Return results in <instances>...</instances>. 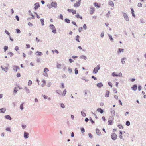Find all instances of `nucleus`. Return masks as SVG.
<instances>
[{
	"label": "nucleus",
	"mask_w": 146,
	"mask_h": 146,
	"mask_svg": "<svg viewBox=\"0 0 146 146\" xmlns=\"http://www.w3.org/2000/svg\"><path fill=\"white\" fill-rule=\"evenodd\" d=\"M75 0H71V2H73ZM82 0H78L77 1L74 5V7H79L81 4V1Z\"/></svg>",
	"instance_id": "obj_1"
},
{
	"label": "nucleus",
	"mask_w": 146,
	"mask_h": 146,
	"mask_svg": "<svg viewBox=\"0 0 146 146\" xmlns=\"http://www.w3.org/2000/svg\"><path fill=\"white\" fill-rule=\"evenodd\" d=\"M50 28L52 30V32L54 33H56V30L54 26L53 25H50Z\"/></svg>",
	"instance_id": "obj_2"
},
{
	"label": "nucleus",
	"mask_w": 146,
	"mask_h": 146,
	"mask_svg": "<svg viewBox=\"0 0 146 146\" xmlns=\"http://www.w3.org/2000/svg\"><path fill=\"white\" fill-rule=\"evenodd\" d=\"M95 11V9L94 7H90V10L89 11L91 15L92 14L94 13Z\"/></svg>",
	"instance_id": "obj_3"
},
{
	"label": "nucleus",
	"mask_w": 146,
	"mask_h": 146,
	"mask_svg": "<svg viewBox=\"0 0 146 146\" xmlns=\"http://www.w3.org/2000/svg\"><path fill=\"white\" fill-rule=\"evenodd\" d=\"M100 68V66L98 65L97 67L95 68L93 71V73H96L97 72L98 70Z\"/></svg>",
	"instance_id": "obj_4"
},
{
	"label": "nucleus",
	"mask_w": 146,
	"mask_h": 146,
	"mask_svg": "<svg viewBox=\"0 0 146 146\" xmlns=\"http://www.w3.org/2000/svg\"><path fill=\"white\" fill-rule=\"evenodd\" d=\"M111 137L113 140H115L117 139V136L116 134L114 133L112 134Z\"/></svg>",
	"instance_id": "obj_5"
},
{
	"label": "nucleus",
	"mask_w": 146,
	"mask_h": 146,
	"mask_svg": "<svg viewBox=\"0 0 146 146\" xmlns=\"http://www.w3.org/2000/svg\"><path fill=\"white\" fill-rule=\"evenodd\" d=\"M49 71L48 69L47 68H45L44 69V73L43 74L45 76H47V72Z\"/></svg>",
	"instance_id": "obj_6"
},
{
	"label": "nucleus",
	"mask_w": 146,
	"mask_h": 146,
	"mask_svg": "<svg viewBox=\"0 0 146 146\" xmlns=\"http://www.w3.org/2000/svg\"><path fill=\"white\" fill-rule=\"evenodd\" d=\"M94 5L97 8H99L100 7V4H98L97 2H95L94 3Z\"/></svg>",
	"instance_id": "obj_7"
},
{
	"label": "nucleus",
	"mask_w": 146,
	"mask_h": 146,
	"mask_svg": "<svg viewBox=\"0 0 146 146\" xmlns=\"http://www.w3.org/2000/svg\"><path fill=\"white\" fill-rule=\"evenodd\" d=\"M51 5L52 7L56 8L57 7V5L56 2H53L51 3Z\"/></svg>",
	"instance_id": "obj_8"
},
{
	"label": "nucleus",
	"mask_w": 146,
	"mask_h": 146,
	"mask_svg": "<svg viewBox=\"0 0 146 146\" xmlns=\"http://www.w3.org/2000/svg\"><path fill=\"white\" fill-rule=\"evenodd\" d=\"M19 67L17 66H13V70L17 72L18 70L19 69Z\"/></svg>",
	"instance_id": "obj_9"
},
{
	"label": "nucleus",
	"mask_w": 146,
	"mask_h": 146,
	"mask_svg": "<svg viewBox=\"0 0 146 146\" xmlns=\"http://www.w3.org/2000/svg\"><path fill=\"white\" fill-rule=\"evenodd\" d=\"M35 6L34 8H35V9L36 10V9H37L40 7L39 5V3H36L35 4Z\"/></svg>",
	"instance_id": "obj_10"
},
{
	"label": "nucleus",
	"mask_w": 146,
	"mask_h": 146,
	"mask_svg": "<svg viewBox=\"0 0 146 146\" xmlns=\"http://www.w3.org/2000/svg\"><path fill=\"white\" fill-rule=\"evenodd\" d=\"M1 68H2V70H4L6 72H7L8 70V68L7 67H5L4 68L2 66H1Z\"/></svg>",
	"instance_id": "obj_11"
},
{
	"label": "nucleus",
	"mask_w": 146,
	"mask_h": 146,
	"mask_svg": "<svg viewBox=\"0 0 146 146\" xmlns=\"http://www.w3.org/2000/svg\"><path fill=\"white\" fill-rule=\"evenodd\" d=\"M96 133L99 135H101V133L100 131L98 129H96Z\"/></svg>",
	"instance_id": "obj_12"
},
{
	"label": "nucleus",
	"mask_w": 146,
	"mask_h": 146,
	"mask_svg": "<svg viewBox=\"0 0 146 146\" xmlns=\"http://www.w3.org/2000/svg\"><path fill=\"white\" fill-rule=\"evenodd\" d=\"M137 86L136 84H135L134 85L133 87H132V89L133 90H134L135 91L137 90Z\"/></svg>",
	"instance_id": "obj_13"
},
{
	"label": "nucleus",
	"mask_w": 146,
	"mask_h": 146,
	"mask_svg": "<svg viewBox=\"0 0 146 146\" xmlns=\"http://www.w3.org/2000/svg\"><path fill=\"white\" fill-rule=\"evenodd\" d=\"M110 92L108 91H107L106 92L105 96L106 97H109V96Z\"/></svg>",
	"instance_id": "obj_14"
},
{
	"label": "nucleus",
	"mask_w": 146,
	"mask_h": 146,
	"mask_svg": "<svg viewBox=\"0 0 146 146\" xmlns=\"http://www.w3.org/2000/svg\"><path fill=\"white\" fill-rule=\"evenodd\" d=\"M5 118L7 119H9L10 120H11V117L9 115H6L5 116Z\"/></svg>",
	"instance_id": "obj_15"
},
{
	"label": "nucleus",
	"mask_w": 146,
	"mask_h": 146,
	"mask_svg": "<svg viewBox=\"0 0 146 146\" xmlns=\"http://www.w3.org/2000/svg\"><path fill=\"white\" fill-rule=\"evenodd\" d=\"M124 17L126 21H128V17L125 13L124 15Z\"/></svg>",
	"instance_id": "obj_16"
},
{
	"label": "nucleus",
	"mask_w": 146,
	"mask_h": 146,
	"mask_svg": "<svg viewBox=\"0 0 146 146\" xmlns=\"http://www.w3.org/2000/svg\"><path fill=\"white\" fill-rule=\"evenodd\" d=\"M28 135H29V134L28 133L25 132L24 133V135L25 138H28Z\"/></svg>",
	"instance_id": "obj_17"
},
{
	"label": "nucleus",
	"mask_w": 146,
	"mask_h": 146,
	"mask_svg": "<svg viewBox=\"0 0 146 146\" xmlns=\"http://www.w3.org/2000/svg\"><path fill=\"white\" fill-rule=\"evenodd\" d=\"M36 55L39 56H41L42 54L41 52L39 51L36 52Z\"/></svg>",
	"instance_id": "obj_18"
},
{
	"label": "nucleus",
	"mask_w": 146,
	"mask_h": 146,
	"mask_svg": "<svg viewBox=\"0 0 146 146\" xmlns=\"http://www.w3.org/2000/svg\"><path fill=\"white\" fill-rule=\"evenodd\" d=\"M97 111L99 112H100L101 113H102L103 112V111L100 108H98L97 109Z\"/></svg>",
	"instance_id": "obj_19"
},
{
	"label": "nucleus",
	"mask_w": 146,
	"mask_h": 146,
	"mask_svg": "<svg viewBox=\"0 0 146 146\" xmlns=\"http://www.w3.org/2000/svg\"><path fill=\"white\" fill-rule=\"evenodd\" d=\"M109 4L111 6L113 7L114 5L113 2L112 1H110L109 3Z\"/></svg>",
	"instance_id": "obj_20"
},
{
	"label": "nucleus",
	"mask_w": 146,
	"mask_h": 146,
	"mask_svg": "<svg viewBox=\"0 0 146 146\" xmlns=\"http://www.w3.org/2000/svg\"><path fill=\"white\" fill-rule=\"evenodd\" d=\"M97 85L98 87H100L103 86V84L101 83H98Z\"/></svg>",
	"instance_id": "obj_21"
},
{
	"label": "nucleus",
	"mask_w": 146,
	"mask_h": 146,
	"mask_svg": "<svg viewBox=\"0 0 146 146\" xmlns=\"http://www.w3.org/2000/svg\"><path fill=\"white\" fill-rule=\"evenodd\" d=\"M124 51V49L121 48H119L118 49V53H119L120 52H122Z\"/></svg>",
	"instance_id": "obj_22"
},
{
	"label": "nucleus",
	"mask_w": 146,
	"mask_h": 146,
	"mask_svg": "<svg viewBox=\"0 0 146 146\" xmlns=\"http://www.w3.org/2000/svg\"><path fill=\"white\" fill-rule=\"evenodd\" d=\"M76 17L78 18H80L81 19H82V17L80 16L79 14H77L76 15Z\"/></svg>",
	"instance_id": "obj_23"
},
{
	"label": "nucleus",
	"mask_w": 146,
	"mask_h": 146,
	"mask_svg": "<svg viewBox=\"0 0 146 146\" xmlns=\"http://www.w3.org/2000/svg\"><path fill=\"white\" fill-rule=\"evenodd\" d=\"M79 38H80V36L78 35H77L76 37V40L77 41H78L79 42H80V41L79 40Z\"/></svg>",
	"instance_id": "obj_24"
},
{
	"label": "nucleus",
	"mask_w": 146,
	"mask_h": 146,
	"mask_svg": "<svg viewBox=\"0 0 146 146\" xmlns=\"http://www.w3.org/2000/svg\"><path fill=\"white\" fill-rule=\"evenodd\" d=\"M1 112L2 113H5L6 111V109L5 108H3L1 109Z\"/></svg>",
	"instance_id": "obj_25"
},
{
	"label": "nucleus",
	"mask_w": 146,
	"mask_h": 146,
	"mask_svg": "<svg viewBox=\"0 0 146 146\" xmlns=\"http://www.w3.org/2000/svg\"><path fill=\"white\" fill-rule=\"evenodd\" d=\"M113 121L111 120H109L108 121V124L109 125H111L112 124Z\"/></svg>",
	"instance_id": "obj_26"
},
{
	"label": "nucleus",
	"mask_w": 146,
	"mask_h": 146,
	"mask_svg": "<svg viewBox=\"0 0 146 146\" xmlns=\"http://www.w3.org/2000/svg\"><path fill=\"white\" fill-rule=\"evenodd\" d=\"M131 10L132 11V16H133L134 17H135V14L134 13V10L132 8H131Z\"/></svg>",
	"instance_id": "obj_27"
},
{
	"label": "nucleus",
	"mask_w": 146,
	"mask_h": 146,
	"mask_svg": "<svg viewBox=\"0 0 146 146\" xmlns=\"http://www.w3.org/2000/svg\"><path fill=\"white\" fill-rule=\"evenodd\" d=\"M108 36L109 37V38H110V40H111V41H113V38H112V36H111V35H108Z\"/></svg>",
	"instance_id": "obj_28"
},
{
	"label": "nucleus",
	"mask_w": 146,
	"mask_h": 146,
	"mask_svg": "<svg viewBox=\"0 0 146 146\" xmlns=\"http://www.w3.org/2000/svg\"><path fill=\"white\" fill-rule=\"evenodd\" d=\"M66 89H65L64 90V91L63 92L62 95L63 96H64L65 95V94H66Z\"/></svg>",
	"instance_id": "obj_29"
},
{
	"label": "nucleus",
	"mask_w": 146,
	"mask_h": 146,
	"mask_svg": "<svg viewBox=\"0 0 146 146\" xmlns=\"http://www.w3.org/2000/svg\"><path fill=\"white\" fill-rule=\"evenodd\" d=\"M65 21L66 22H67L68 23H69L70 22V20L68 19H65Z\"/></svg>",
	"instance_id": "obj_30"
},
{
	"label": "nucleus",
	"mask_w": 146,
	"mask_h": 146,
	"mask_svg": "<svg viewBox=\"0 0 146 146\" xmlns=\"http://www.w3.org/2000/svg\"><path fill=\"white\" fill-rule=\"evenodd\" d=\"M56 92L57 93L59 94H60L61 93V91L60 90H57L56 91Z\"/></svg>",
	"instance_id": "obj_31"
},
{
	"label": "nucleus",
	"mask_w": 146,
	"mask_h": 146,
	"mask_svg": "<svg viewBox=\"0 0 146 146\" xmlns=\"http://www.w3.org/2000/svg\"><path fill=\"white\" fill-rule=\"evenodd\" d=\"M42 81L43 83V84H42V86H43L46 84L45 81L44 80H42Z\"/></svg>",
	"instance_id": "obj_32"
},
{
	"label": "nucleus",
	"mask_w": 146,
	"mask_h": 146,
	"mask_svg": "<svg viewBox=\"0 0 146 146\" xmlns=\"http://www.w3.org/2000/svg\"><path fill=\"white\" fill-rule=\"evenodd\" d=\"M61 65L60 64H58L57 66V68H58L60 69L61 68Z\"/></svg>",
	"instance_id": "obj_33"
},
{
	"label": "nucleus",
	"mask_w": 146,
	"mask_h": 146,
	"mask_svg": "<svg viewBox=\"0 0 146 146\" xmlns=\"http://www.w3.org/2000/svg\"><path fill=\"white\" fill-rule=\"evenodd\" d=\"M118 127L120 129H122L123 128V127L121 124H119L118 125Z\"/></svg>",
	"instance_id": "obj_34"
},
{
	"label": "nucleus",
	"mask_w": 146,
	"mask_h": 146,
	"mask_svg": "<svg viewBox=\"0 0 146 146\" xmlns=\"http://www.w3.org/2000/svg\"><path fill=\"white\" fill-rule=\"evenodd\" d=\"M71 12L73 14H76V10L73 9H72Z\"/></svg>",
	"instance_id": "obj_35"
},
{
	"label": "nucleus",
	"mask_w": 146,
	"mask_h": 146,
	"mask_svg": "<svg viewBox=\"0 0 146 146\" xmlns=\"http://www.w3.org/2000/svg\"><path fill=\"white\" fill-rule=\"evenodd\" d=\"M108 85L110 86L111 87H112V83L110 82H108Z\"/></svg>",
	"instance_id": "obj_36"
},
{
	"label": "nucleus",
	"mask_w": 146,
	"mask_h": 146,
	"mask_svg": "<svg viewBox=\"0 0 146 146\" xmlns=\"http://www.w3.org/2000/svg\"><path fill=\"white\" fill-rule=\"evenodd\" d=\"M32 81L30 80H29L28 81V85L29 86L31 85L32 84Z\"/></svg>",
	"instance_id": "obj_37"
},
{
	"label": "nucleus",
	"mask_w": 146,
	"mask_h": 146,
	"mask_svg": "<svg viewBox=\"0 0 146 146\" xmlns=\"http://www.w3.org/2000/svg\"><path fill=\"white\" fill-rule=\"evenodd\" d=\"M112 76H118V75L117 74H116V73L115 72H113L112 74Z\"/></svg>",
	"instance_id": "obj_38"
},
{
	"label": "nucleus",
	"mask_w": 146,
	"mask_h": 146,
	"mask_svg": "<svg viewBox=\"0 0 146 146\" xmlns=\"http://www.w3.org/2000/svg\"><path fill=\"white\" fill-rule=\"evenodd\" d=\"M126 125H127V126H129L130 125V122L128 121H127L126 122Z\"/></svg>",
	"instance_id": "obj_39"
},
{
	"label": "nucleus",
	"mask_w": 146,
	"mask_h": 146,
	"mask_svg": "<svg viewBox=\"0 0 146 146\" xmlns=\"http://www.w3.org/2000/svg\"><path fill=\"white\" fill-rule=\"evenodd\" d=\"M137 5L139 7H141L142 6V4L140 3H138Z\"/></svg>",
	"instance_id": "obj_40"
},
{
	"label": "nucleus",
	"mask_w": 146,
	"mask_h": 146,
	"mask_svg": "<svg viewBox=\"0 0 146 146\" xmlns=\"http://www.w3.org/2000/svg\"><path fill=\"white\" fill-rule=\"evenodd\" d=\"M111 113L113 115H115V111L114 110H112L111 111Z\"/></svg>",
	"instance_id": "obj_41"
},
{
	"label": "nucleus",
	"mask_w": 146,
	"mask_h": 146,
	"mask_svg": "<svg viewBox=\"0 0 146 146\" xmlns=\"http://www.w3.org/2000/svg\"><path fill=\"white\" fill-rule=\"evenodd\" d=\"M68 71L70 73H71V72H72L71 69L70 68V67H69L68 68Z\"/></svg>",
	"instance_id": "obj_42"
},
{
	"label": "nucleus",
	"mask_w": 146,
	"mask_h": 146,
	"mask_svg": "<svg viewBox=\"0 0 146 146\" xmlns=\"http://www.w3.org/2000/svg\"><path fill=\"white\" fill-rule=\"evenodd\" d=\"M4 50L5 51L8 49V47L7 46H5L4 47Z\"/></svg>",
	"instance_id": "obj_43"
},
{
	"label": "nucleus",
	"mask_w": 146,
	"mask_h": 146,
	"mask_svg": "<svg viewBox=\"0 0 146 146\" xmlns=\"http://www.w3.org/2000/svg\"><path fill=\"white\" fill-rule=\"evenodd\" d=\"M16 76L17 77H19L21 76V74L19 73H17Z\"/></svg>",
	"instance_id": "obj_44"
},
{
	"label": "nucleus",
	"mask_w": 146,
	"mask_h": 146,
	"mask_svg": "<svg viewBox=\"0 0 146 146\" xmlns=\"http://www.w3.org/2000/svg\"><path fill=\"white\" fill-rule=\"evenodd\" d=\"M104 35V32H102L100 36L101 37H103Z\"/></svg>",
	"instance_id": "obj_45"
},
{
	"label": "nucleus",
	"mask_w": 146,
	"mask_h": 146,
	"mask_svg": "<svg viewBox=\"0 0 146 146\" xmlns=\"http://www.w3.org/2000/svg\"><path fill=\"white\" fill-rule=\"evenodd\" d=\"M120 133L121 134L120 135L119 137L120 138L122 139L123 138V136H122V132H121V131H120Z\"/></svg>",
	"instance_id": "obj_46"
},
{
	"label": "nucleus",
	"mask_w": 146,
	"mask_h": 146,
	"mask_svg": "<svg viewBox=\"0 0 146 146\" xmlns=\"http://www.w3.org/2000/svg\"><path fill=\"white\" fill-rule=\"evenodd\" d=\"M75 74H77L78 73V70L77 68H75Z\"/></svg>",
	"instance_id": "obj_47"
},
{
	"label": "nucleus",
	"mask_w": 146,
	"mask_h": 146,
	"mask_svg": "<svg viewBox=\"0 0 146 146\" xmlns=\"http://www.w3.org/2000/svg\"><path fill=\"white\" fill-rule=\"evenodd\" d=\"M23 104H22L20 106V108L21 110H23Z\"/></svg>",
	"instance_id": "obj_48"
},
{
	"label": "nucleus",
	"mask_w": 146,
	"mask_h": 146,
	"mask_svg": "<svg viewBox=\"0 0 146 146\" xmlns=\"http://www.w3.org/2000/svg\"><path fill=\"white\" fill-rule=\"evenodd\" d=\"M8 54L10 55V56H12L13 55V54L11 52H9V53H8Z\"/></svg>",
	"instance_id": "obj_49"
},
{
	"label": "nucleus",
	"mask_w": 146,
	"mask_h": 146,
	"mask_svg": "<svg viewBox=\"0 0 146 146\" xmlns=\"http://www.w3.org/2000/svg\"><path fill=\"white\" fill-rule=\"evenodd\" d=\"M81 129L82 132V133H84V132L85 130H84V128H81Z\"/></svg>",
	"instance_id": "obj_50"
},
{
	"label": "nucleus",
	"mask_w": 146,
	"mask_h": 146,
	"mask_svg": "<svg viewBox=\"0 0 146 146\" xmlns=\"http://www.w3.org/2000/svg\"><path fill=\"white\" fill-rule=\"evenodd\" d=\"M40 21L41 22V23L42 24V25H44V20L43 19H40Z\"/></svg>",
	"instance_id": "obj_51"
},
{
	"label": "nucleus",
	"mask_w": 146,
	"mask_h": 146,
	"mask_svg": "<svg viewBox=\"0 0 146 146\" xmlns=\"http://www.w3.org/2000/svg\"><path fill=\"white\" fill-rule=\"evenodd\" d=\"M15 49L16 51H17L18 50H19V48L17 46H16L15 48Z\"/></svg>",
	"instance_id": "obj_52"
},
{
	"label": "nucleus",
	"mask_w": 146,
	"mask_h": 146,
	"mask_svg": "<svg viewBox=\"0 0 146 146\" xmlns=\"http://www.w3.org/2000/svg\"><path fill=\"white\" fill-rule=\"evenodd\" d=\"M82 30V27H80L78 29V31L79 32H81Z\"/></svg>",
	"instance_id": "obj_53"
},
{
	"label": "nucleus",
	"mask_w": 146,
	"mask_h": 146,
	"mask_svg": "<svg viewBox=\"0 0 146 146\" xmlns=\"http://www.w3.org/2000/svg\"><path fill=\"white\" fill-rule=\"evenodd\" d=\"M88 135H89V137L90 138H92V135L91 134V133H89L88 134Z\"/></svg>",
	"instance_id": "obj_54"
},
{
	"label": "nucleus",
	"mask_w": 146,
	"mask_h": 146,
	"mask_svg": "<svg viewBox=\"0 0 146 146\" xmlns=\"http://www.w3.org/2000/svg\"><path fill=\"white\" fill-rule=\"evenodd\" d=\"M5 33L7 34V35H9V32L7 30H5Z\"/></svg>",
	"instance_id": "obj_55"
},
{
	"label": "nucleus",
	"mask_w": 146,
	"mask_h": 146,
	"mask_svg": "<svg viewBox=\"0 0 146 146\" xmlns=\"http://www.w3.org/2000/svg\"><path fill=\"white\" fill-rule=\"evenodd\" d=\"M30 46L29 44H26V48H30Z\"/></svg>",
	"instance_id": "obj_56"
},
{
	"label": "nucleus",
	"mask_w": 146,
	"mask_h": 146,
	"mask_svg": "<svg viewBox=\"0 0 146 146\" xmlns=\"http://www.w3.org/2000/svg\"><path fill=\"white\" fill-rule=\"evenodd\" d=\"M124 60V58H123L122 59H121V62L123 64H124L125 63V61Z\"/></svg>",
	"instance_id": "obj_57"
},
{
	"label": "nucleus",
	"mask_w": 146,
	"mask_h": 146,
	"mask_svg": "<svg viewBox=\"0 0 146 146\" xmlns=\"http://www.w3.org/2000/svg\"><path fill=\"white\" fill-rule=\"evenodd\" d=\"M16 31H17V32L18 33H20V31L19 29H17Z\"/></svg>",
	"instance_id": "obj_58"
},
{
	"label": "nucleus",
	"mask_w": 146,
	"mask_h": 146,
	"mask_svg": "<svg viewBox=\"0 0 146 146\" xmlns=\"http://www.w3.org/2000/svg\"><path fill=\"white\" fill-rule=\"evenodd\" d=\"M61 106L62 108H64L65 107L64 105L63 104H61Z\"/></svg>",
	"instance_id": "obj_59"
},
{
	"label": "nucleus",
	"mask_w": 146,
	"mask_h": 146,
	"mask_svg": "<svg viewBox=\"0 0 146 146\" xmlns=\"http://www.w3.org/2000/svg\"><path fill=\"white\" fill-rule=\"evenodd\" d=\"M6 130L7 131H10L11 132V130H10V128H8V127H7V128L6 129Z\"/></svg>",
	"instance_id": "obj_60"
},
{
	"label": "nucleus",
	"mask_w": 146,
	"mask_h": 146,
	"mask_svg": "<svg viewBox=\"0 0 146 146\" xmlns=\"http://www.w3.org/2000/svg\"><path fill=\"white\" fill-rule=\"evenodd\" d=\"M28 25L29 26H32L33 25V24L31 23L30 22H29L28 23Z\"/></svg>",
	"instance_id": "obj_61"
},
{
	"label": "nucleus",
	"mask_w": 146,
	"mask_h": 146,
	"mask_svg": "<svg viewBox=\"0 0 146 146\" xmlns=\"http://www.w3.org/2000/svg\"><path fill=\"white\" fill-rule=\"evenodd\" d=\"M82 115L83 116H86L85 113L84 112H81Z\"/></svg>",
	"instance_id": "obj_62"
},
{
	"label": "nucleus",
	"mask_w": 146,
	"mask_h": 146,
	"mask_svg": "<svg viewBox=\"0 0 146 146\" xmlns=\"http://www.w3.org/2000/svg\"><path fill=\"white\" fill-rule=\"evenodd\" d=\"M60 18L62 20H63V15L62 14L60 15Z\"/></svg>",
	"instance_id": "obj_63"
},
{
	"label": "nucleus",
	"mask_w": 146,
	"mask_h": 146,
	"mask_svg": "<svg viewBox=\"0 0 146 146\" xmlns=\"http://www.w3.org/2000/svg\"><path fill=\"white\" fill-rule=\"evenodd\" d=\"M36 41L37 42H39V39L37 37L36 38Z\"/></svg>",
	"instance_id": "obj_64"
}]
</instances>
